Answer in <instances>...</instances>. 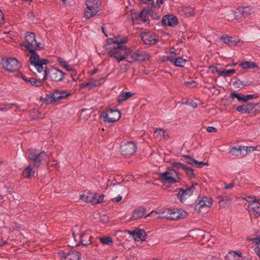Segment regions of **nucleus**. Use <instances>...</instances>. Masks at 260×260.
<instances>
[{
  "label": "nucleus",
  "mask_w": 260,
  "mask_h": 260,
  "mask_svg": "<svg viewBox=\"0 0 260 260\" xmlns=\"http://www.w3.org/2000/svg\"><path fill=\"white\" fill-rule=\"evenodd\" d=\"M25 43L21 44L30 53L29 60L30 64L35 66L38 72L41 73L44 69V66L49 63V60L45 58L41 59L36 52L37 50H41L44 46L41 42H38L36 39V36L32 32H26L25 35Z\"/></svg>",
  "instance_id": "f257e3e1"
},
{
  "label": "nucleus",
  "mask_w": 260,
  "mask_h": 260,
  "mask_svg": "<svg viewBox=\"0 0 260 260\" xmlns=\"http://www.w3.org/2000/svg\"><path fill=\"white\" fill-rule=\"evenodd\" d=\"M172 168L159 174V177L160 180L165 183L172 184L179 182L181 180L179 173L180 169L184 170L189 177L192 178L194 176L193 170L184 164L175 162L172 164Z\"/></svg>",
  "instance_id": "f03ea898"
},
{
  "label": "nucleus",
  "mask_w": 260,
  "mask_h": 260,
  "mask_svg": "<svg viewBox=\"0 0 260 260\" xmlns=\"http://www.w3.org/2000/svg\"><path fill=\"white\" fill-rule=\"evenodd\" d=\"M105 48L109 50L110 56L120 62L125 58H128V52L129 48L125 45H119L114 44L111 45H105Z\"/></svg>",
  "instance_id": "7ed1b4c3"
},
{
  "label": "nucleus",
  "mask_w": 260,
  "mask_h": 260,
  "mask_svg": "<svg viewBox=\"0 0 260 260\" xmlns=\"http://www.w3.org/2000/svg\"><path fill=\"white\" fill-rule=\"evenodd\" d=\"M27 153L28 158L37 168L40 167L42 162H49V155L44 151H40L36 149H29Z\"/></svg>",
  "instance_id": "20e7f679"
},
{
  "label": "nucleus",
  "mask_w": 260,
  "mask_h": 260,
  "mask_svg": "<svg viewBox=\"0 0 260 260\" xmlns=\"http://www.w3.org/2000/svg\"><path fill=\"white\" fill-rule=\"evenodd\" d=\"M43 72V80H46L48 77L50 81L55 82H61L63 80L66 76V74L61 71L60 70L56 68H52L48 69L46 67H44Z\"/></svg>",
  "instance_id": "39448f33"
},
{
  "label": "nucleus",
  "mask_w": 260,
  "mask_h": 260,
  "mask_svg": "<svg viewBox=\"0 0 260 260\" xmlns=\"http://www.w3.org/2000/svg\"><path fill=\"white\" fill-rule=\"evenodd\" d=\"M87 7L84 11L85 17L89 19L95 15L100 11L101 4L99 0H86Z\"/></svg>",
  "instance_id": "423d86ee"
},
{
  "label": "nucleus",
  "mask_w": 260,
  "mask_h": 260,
  "mask_svg": "<svg viewBox=\"0 0 260 260\" xmlns=\"http://www.w3.org/2000/svg\"><path fill=\"white\" fill-rule=\"evenodd\" d=\"M1 64L3 69L11 72L16 71L21 67L20 63L15 58H3Z\"/></svg>",
  "instance_id": "0eeeda50"
},
{
  "label": "nucleus",
  "mask_w": 260,
  "mask_h": 260,
  "mask_svg": "<svg viewBox=\"0 0 260 260\" xmlns=\"http://www.w3.org/2000/svg\"><path fill=\"white\" fill-rule=\"evenodd\" d=\"M101 116L103 117L105 122L113 123L117 121L120 118L121 113L117 109H109L102 112Z\"/></svg>",
  "instance_id": "6e6552de"
},
{
  "label": "nucleus",
  "mask_w": 260,
  "mask_h": 260,
  "mask_svg": "<svg viewBox=\"0 0 260 260\" xmlns=\"http://www.w3.org/2000/svg\"><path fill=\"white\" fill-rule=\"evenodd\" d=\"M137 149L136 144L132 142H127L120 146L121 153L124 156L131 155Z\"/></svg>",
  "instance_id": "1a4fd4ad"
},
{
  "label": "nucleus",
  "mask_w": 260,
  "mask_h": 260,
  "mask_svg": "<svg viewBox=\"0 0 260 260\" xmlns=\"http://www.w3.org/2000/svg\"><path fill=\"white\" fill-rule=\"evenodd\" d=\"M140 36L145 44H154L158 41V37L155 33L151 32H142Z\"/></svg>",
  "instance_id": "9d476101"
},
{
  "label": "nucleus",
  "mask_w": 260,
  "mask_h": 260,
  "mask_svg": "<svg viewBox=\"0 0 260 260\" xmlns=\"http://www.w3.org/2000/svg\"><path fill=\"white\" fill-rule=\"evenodd\" d=\"M58 254L61 260H79L81 257V253L77 251H70L68 252L59 251Z\"/></svg>",
  "instance_id": "9b49d317"
},
{
  "label": "nucleus",
  "mask_w": 260,
  "mask_h": 260,
  "mask_svg": "<svg viewBox=\"0 0 260 260\" xmlns=\"http://www.w3.org/2000/svg\"><path fill=\"white\" fill-rule=\"evenodd\" d=\"M212 204V199L206 197L198 198V202L194 206V210L198 212H201V209L203 207H210Z\"/></svg>",
  "instance_id": "f8f14e48"
},
{
  "label": "nucleus",
  "mask_w": 260,
  "mask_h": 260,
  "mask_svg": "<svg viewBox=\"0 0 260 260\" xmlns=\"http://www.w3.org/2000/svg\"><path fill=\"white\" fill-rule=\"evenodd\" d=\"M253 12V10L249 6L240 7L236 10L235 16L236 19H241L249 16Z\"/></svg>",
  "instance_id": "ddd939ff"
},
{
  "label": "nucleus",
  "mask_w": 260,
  "mask_h": 260,
  "mask_svg": "<svg viewBox=\"0 0 260 260\" xmlns=\"http://www.w3.org/2000/svg\"><path fill=\"white\" fill-rule=\"evenodd\" d=\"M130 58L133 60L143 61L148 58V55L143 51L134 52L129 49L128 52V58Z\"/></svg>",
  "instance_id": "4468645a"
},
{
  "label": "nucleus",
  "mask_w": 260,
  "mask_h": 260,
  "mask_svg": "<svg viewBox=\"0 0 260 260\" xmlns=\"http://www.w3.org/2000/svg\"><path fill=\"white\" fill-rule=\"evenodd\" d=\"M187 215V212L182 209H172L169 220H176L183 219L186 218Z\"/></svg>",
  "instance_id": "2eb2a0df"
},
{
  "label": "nucleus",
  "mask_w": 260,
  "mask_h": 260,
  "mask_svg": "<svg viewBox=\"0 0 260 260\" xmlns=\"http://www.w3.org/2000/svg\"><path fill=\"white\" fill-rule=\"evenodd\" d=\"M197 185V183L192 184L191 186L186 189H180L178 197L180 198V201L183 203L186 199L192 194L194 190V186Z\"/></svg>",
  "instance_id": "dca6fc26"
},
{
  "label": "nucleus",
  "mask_w": 260,
  "mask_h": 260,
  "mask_svg": "<svg viewBox=\"0 0 260 260\" xmlns=\"http://www.w3.org/2000/svg\"><path fill=\"white\" fill-rule=\"evenodd\" d=\"M178 18L172 15H167L163 17L161 23L163 25L174 26L178 24Z\"/></svg>",
  "instance_id": "f3484780"
},
{
  "label": "nucleus",
  "mask_w": 260,
  "mask_h": 260,
  "mask_svg": "<svg viewBox=\"0 0 260 260\" xmlns=\"http://www.w3.org/2000/svg\"><path fill=\"white\" fill-rule=\"evenodd\" d=\"M127 38L124 36H118L115 39L108 38L107 40L106 44L108 45H111L114 44L119 45H124L123 44L127 42Z\"/></svg>",
  "instance_id": "a211bd4d"
},
{
  "label": "nucleus",
  "mask_w": 260,
  "mask_h": 260,
  "mask_svg": "<svg viewBox=\"0 0 260 260\" xmlns=\"http://www.w3.org/2000/svg\"><path fill=\"white\" fill-rule=\"evenodd\" d=\"M257 105V104H254L253 103L242 105L241 106H238L236 108V110L242 114L251 113H253L252 110L254 109V107Z\"/></svg>",
  "instance_id": "6ab92c4d"
},
{
  "label": "nucleus",
  "mask_w": 260,
  "mask_h": 260,
  "mask_svg": "<svg viewBox=\"0 0 260 260\" xmlns=\"http://www.w3.org/2000/svg\"><path fill=\"white\" fill-rule=\"evenodd\" d=\"M247 147L246 146H239L238 148L236 147H233L229 151L230 154L233 155H245L247 154Z\"/></svg>",
  "instance_id": "aec40b11"
},
{
  "label": "nucleus",
  "mask_w": 260,
  "mask_h": 260,
  "mask_svg": "<svg viewBox=\"0 0 260 260\" xmlns=\"http://www.w3.org/2000/svg\"><path fill=\"white\" fill-rule=\"evenodd\" d=\"M231 98L233 99L237 98L239 101H243L246 102L249 100L255 99L257 98V96L254 94H248L246 96L243 95L241 94L233 92L231 94Z\"/></svg>",
  "instance_id": "412c9836"
},
{
  "label": "nucleus",
  "mask_w": 260,
  "mask_h": 260,
  "mask_svg": "<svg viewBox=\"0 0 260 260\" xmlns=\"http://www.w3.org/2000/svg\"><path fill=\"white\" fill-rule=\"evenodd\" d=\"M134 94H135V93L132 92V91H128V92L122 91L117 96V102L119 104H120L122 103L124 101L131 98Z\"/></svg>",
  "instance_id": "4be33fe9"
},
{
  "label": "nucleus",
  "mask_w": 260,
  "mask_h": 260,
  "mask_svg": "<svg viewBox=\"0 0 260 260\" xmlns=\"http://www.w3.org/2000/svg\"><path fill=\"white\" fill-rule=\"evenodd\" d=\"M242 256V253L240 251H230L225 256L224 258L226 260H238V258L241 257Z\"/></svg>",
  "instance_id": "5701e85b"
},
{
  "label": "nucleus",
  "mask_w": 260,
  "mask_h": 260,
  "mask_svg": "<svg viewBox=\"0 0 260 260\" xmlns=\"http://www.w3.org/2000/svg\"><path fill=\"white\" fill-rule=\"evenodd\" d=\"M146 211V210L145 208H143L140 210H136L134 211L130 219L133 220L139 219L144 216Z\"/></svg>",
  "instance_id": "b1692460"
},
{
  "label": "nucleus",
  "mask_w": 260,
  "mask_h": 260,
  "mask_svg": "<svg viewBox=\"0 0 260 260\" xmlns=\"http://www.w3.org/2000/svg\"><path fill=\"white\" fill-rule=\"evenodd\" d=\"M153 13L152 11L151 7H148L147 9H144L143 11L140 12V20L143 22H147L148 20V15Z\"/></svg>",
  "instance_id": "393cba45"
},
{
  "label": "nucleus",
  "mask_w": 260,
  "mask_h": 260,
  "mask_svg": "<svg viewBox=\"0 0 260 260\" xmlns=\"http://www.w3.org/2000/svg\"><path fill=\"white\" fill-rule=\"evenodd\" d=\"M171 209L166 208L160 210L159 212H157L159 214L158 218L160 219L166 218L167 219H170V216L171 215Z\"/></svg>",
  "instance_id": "a878e982"
},
{
  "label": "nucleus",
  "mask_w": 260,
  "mask_h": 260,
  "mask_svg": "<svg viewBox=\"0 0 260 260\" xmlns=\"http://www.w3.org/2000/svg\"><path fill=\"white\" fill-rule=\"evenodd\" d=\"M35 175V171L31 166H28L26 167L23 172V176L24 178H30Z\"/></svg>",
  "instance_id": "bb28decb"
},
{
  "label": "nucleus",
  "mask_w": 260,
  "mask_h": 260,
  "mask_svg": "<svg viewBox=\"0 0 260 260\" xmlns=\"http://www.w3.org/2000/svg\"><path fill=\"white\" fill-rule=\"evenodd\" d=\"M215 72L219 74L220 76H223V77H230L232 75L234 74L236 72L235 69L228 70L220 71L218 69H215Z\"/></svg>",
  "instance_id": "cd10ccee"
},
{
  "label": "nucleus",
  "mask_w": 260,
  "mask_h": 260,
  "mask_svg": "<svg viewBox=\"0 0 260 260\" xmlns=\"http://www.w3.org/2000/svg\"><path fill=\"white\" fill-rule=\"evenodd\" d=\"M240 66L244 69H254L257 68V66L255 62L250 61L242 62L240 63Z\"/></svg>",
  "instance_id": "c85d7f7f"
},
{
  "label": "nucleus",
  "mask_w": 260,
  "mask_h": 260,
  "mask_svg": "<svg viewBox=\"0 0 260 260\" xmlns=\"http://www.w3.org/2000/svg\"><path fill=\"white\" fill-rule=\"evenodd\" d=\"M144 233L143 230L140 229H136V236L134 240L136 241L145 240L146 235H145Z\"/></svg>",
  "instance_id": "c756f323"
},
{
  "label": "nucleus",
  "mask_w": 260,
  "mask_h": 260,
  "mask_svg": "<svg viewBox=\"0 0 260 260\" xmlns=\"http://www.w3.org/2000/svg\"><path fill=\"white\" fill-rule=\"evenodd\" d=\"M221 39L225 43L229 45H236L237 44V41H236L234 38L230 36L221 37Z\"/></svg>",
  "instance_id": "7c9ffc66"
},
{
  "label": "nucleus",
  "mask_w": 260,
  "mask_h": 260,
  "mask_svg": "<svg viewBox=\"0 0 260 260\" xmlns=\"http://www.w3.org/2000/svg\"><path fill=\"white\" fill-rule=\"evenodd\" d=\"M186 62V60L181 57H175L173 63L175 66L179 67H184Z\"/></svg>",
  "instance_id": "2f4dec72"
},
{
  "label": "nucleus",
  "mask_w": 260,
  "mask_h": 260,
  "mask_svg": "<svg viewBox=\"0 0 260 260\" xmlns=\"http://www.w3.org/2000/svg\"><path fill=\"white\" fill-rule=\"evenodd\" d=\"M44 80H37L35 78H29V80H28V82L30 83L31 85L35 86L36 87H40L43 85Z\"/></svg>",
  "instance_id": "473e14b6"
},
{
  "label": "nucleus",
  "mask_w": 260,
  "mask_h": 260,
  "mask_svg": "<svg viewBox=\"0 0 260 260\" xmlns=\"http://www.w3.org/2000/svg\"><path fill=\"white\" fill-rule=\"evenodd\" d=\"M13 107L19 108V106L16 104L3 103L1 105L0 111H6L9 109L13 108Z\"/></svg>",
  "instance_id": "72a5a7b5"
},
{
  "label": "nucleus",
  "mask_w": 260,
  "mask_h": 260,
  "mask_svg": "<svg viewBox=\"0 0 260 260\" xmlns=\"http://www.w3.org/2000/svg\"><path fill=\"white\" fill-rule=\"evenodd\" d=\"M100 241L104 245H112L113 244L112 238L110 237H102L100 238Z\"/></svg>",
  "instance_id": "f704fd0d"
},
{
  "label": "nucleus",
  "mask_w": 260,
  "mask_h": 260,
  "mask_svg": "<svg viewBox=\"0 0 260 260\" xmlns=\"http://www.w3.org/2000/svg\"><path fill=\"white\" fill-rule=\"evenodd\" d=\"M44 102L47 104H53L56 102L54 97H53L51 92L47 94L46 96L44 98Z\"/></svg>",
  "instance_id": "c9c22d12"
},
{
  "label": "nucleus",
  "mask_w": 260,
  "mask_h": 260,
  "mask_svg": "<svg viewBox=\"0 0 260 260\" xmlns=\"http://www.w3.org/2000/svg\"><path fill=\"white\" fill-rule=\"evenodd\" d=\"M164 134H166V132L165 131H163L162 129H157L154 133V135L155 138L157 139H159V140L161 139V137H162V135H164Z\"/></svg>",
  "instance_id": "e433bc0d"
},
{
  "label": "nucleus",
  "mask_w": 260,
  "mask_h": 260,
  "mask_svg": "<svg viewBox=\"0 0 260 260\" xmlns=\"http://www.w3.org/2000/svg\"><path fill=\"white\" fill-rule=\"evenodd\" d=\"M79 86L82 88L88 87L89 89H91L96 86V84L92 82H88L87 83H82L79 85Z\"/></svg>",
  "instance_id": "4c0bfd02"
},
{
  "label": "nucleus",
  "mask_w": 260,
  "mask_h": 260,
  "mask_svg": "<svg viewBox=\"0 0 260 260\" xmlns=\"http://www.w3.org/2000/svg\"><path fill=\"white\" fill-rule=\"evenodd\" d=\"M60 100L62 99H66L68 96L71 95V93L68 92L67 90H60Z\"/></svg>",
  "instance_id": "58836bf2"
},
{
  "label": "nucleus",
  "mask_w": 260,
  "mask_h": 260,
  "mask_svg": "<svg viewBox=\"0 0 260 260\" xmlns=\"http://www.w3.org/2000/svg\"><path fill=\"white\" fill-rule=\"evenodd\" d=\"M257 204L258 202L253 203L252 204H249L248 206V208L249 210H252L254 211L257 213V210L258 208V206Z\"/></svg>",
  "instance_id": "ea45409f"
},
{
  "label": "nucleus",
  "mask_w": 260,
  "mask_h": 260,
  "mask_svg": "<svg viewBox=\"0 0 260 260\" xmlns=\"http://www.w3.org/2000/svg\"><path fill=\"white\" fill-rule=\"evenodd\" d=\"M184 157L186 158V162L189 164L195 165V164L197 163V160L189 155H184Z\"/></svg>",
  "instance_id": "a19ab883"
},
{
  "label": "nucleus",
  "mask_w": 260,
  "mask_h": 260,
  "mask_svg": "<svg viewBox=\"0 0 260 260\" xmlns=\"http://www.w3.org/2000/svg\"><path fill=\"white\" fill-rule=\"evenodd\" d=\"M88 202L95 204V194L92 193H87Z\"/></svg>",
  "instance_id": "79ce46f5"
},
{
  "label": "nucleus",
  "mask_w": 260,
  "mask_h": 260,
  "mask_svg": "<svg viewBox=\"0 0 260 260\" xmlns=\"http://www.w3.org/2000/svg\"><path fill=\"white\" fill-rule=\"evenodd\" d=\"M117 184L118 182L116 179H113L112 180L108 179L107 182L106 189L108 188L109 187H110L112 186L116 185Z\"/></svg>",
  "instance_id": "37998d69"
},
{
  "label": "nucleus",
  "mask_w": 260,
  "mask_h": 260,
  "mask_svg": "<svg viewBox=\"0 0 260 260\" xmlns=\"http://www.w3.org/2000/svg\"><path fill=\"white\" fill-rule=\"evenodd\" d=\"M53 97H54L55 101L56 102L57 101L60 100V90L57 89L55 90L54 91L51 92Z\"/></svg>",
  "instance_id": "c03bdc74"
},
{
  "label": "nucleus",
  "mask_w": 260,
  "mask_h": 260,
  "mask_svg": "<svg viewBox=\"0 0 260 260\" xmlns=\"http://www.w3.org/2000/svg\"><path fill=\"white\" fill-rule=\"evenodd\" d=\"M57 62L59 63V64L60 66V67H62L63 68H64V67L66 66L68 63L67 61H66L64 60H63L61 57H58L57 59Z\"/></svg>",
  "instance_id": "a18cd8bd"
},
{
  "label": "nucleus",
  "mask_w": 260,
  "mask_h": 260,
  "mask_svg": "<svg viewBox=\"0 0 260 260\" xmlns=\"http://www.w3.org/2000/svg\"><path fill=\"white\" fill-rule=\"evenodd\" d=\"M174 58H175V57H173L172 56H169V55L164 56L162 57V61H169L172 63H173Z\"/></svg>",
  "instance_id": "49530a36"
},
{
  "label": "nucleus",
  "mask_w": 260,
  "mask_h": 260,
  "mask_svg": "<svg viewBox=\"0 0 260 260\" xmlns=\"http://www.w3.org/2000/svg\"><path fill=\"white\" fill-rule=\"evenodd\" d=\"M246 200L248 202L250 203L251 204L257 202V200L256 199L255 197L248 196L247 197Z\"/></svg>",
  "instance_id": "de8ad7c7"
},
{
  "label": "nucleus",
  "mask_w": 260,
  "mask_h": 260,
  "mask_svg": "<svg viewBox=\"0 0 260 260\" xmlns=\"http://www.w3.org/2000/svg\"><path fill=\"white\" fill-rule=\"evenodd\" d=\"M245 85V84H243V82L240 80L236 81L234 82V86L238 88H243V87Z\"/></svg>",
  "instance_id": "09e8293b"
},
{
  "label": "nucleus",
  "mask_w": 260,
  "mask_h": 260,
  "mask_svg": "<svg viewBox=\"0 0 260 260\" xmlns=\"http://www.w3.org/2000/svg\"><path fill=\"white\" fill-rule=\"evenodd\" d=\"M140 13H136V14L134 15V16H132L131 17V19L133 20V22H137L140 20Z\"/></svg>",
  "instance_id": "8fccbe9b"
},
{
  "label": "nucleus",
  "mask_w": 260,
  "mask_h": 260,
  "mask_svg": "<svg viewBox=\"0 0 260 260\" xmlns=\"http://www.w3.org/2000/svg\"><path fill=\"white\" fill-rule=\"evenodd\" d=\"M141 1L144 4H147L148 5V7H151V8L153 4V2L152 0H141Z\"/></svg>",
  "instance_id": "3c124183"
},
{
  "label": "nucleus",
  "mask_w": 260,
  "mask_h": 260,
  "mask_svg": "<svg viewBox=\"0 0 260 260\" xmlns=\"http://www.w3.org/2000/svg\"><path fill=\"white\" fill-rule=\"evenodd\" d=\"M196 82L194 81L191 80L189 81H186L184 83L186 86H190V87H194L195 86Z\"/></svg>",
  "instance_id": "603ef678"
},
{
  "label": "nucleus",
  "mask_w": 260,
  "mask_h": 260,
  "mask_svg": "<svg viewBox=\"0 0 260 260\" xmlns=\"http://www.w3.org/2000/svg\"><path fill=\"white\" fill-rule=\"evenodd\" d=\"M235 185L234 182H232L229 184L224 183V188L226 189L232 188Z\"/></svg>",
  "instance_id": "864d4df0"
},
{
  "label": "nucleus",
  "mask_w": 260,
  "mask_h": 260,
  "mask_svg": "<svg viewBox=\"0 0 260 260\" xmlns=\"http://www.w3.org/2000/svg\"><path fill=\"white\" fill-rule=\"evenodd\" d=\"M5 22L4 16L2 11L0 10V26H2Z\"/></svg>",
  "instance_id": "5fc2aeb1"
},
{
  "label": "nucleus",
  "mask_w": 260,
  "mask_h": 260,
  "mask_svg": "<svg viewBox=\"0 0 260 260\" xmlns=\"http://www.w3.org/2000/svg\"><path fill=\"white\" fill-rule=\"evenodd\" d=\"M207 131L209 133H212V132H217V129L216 128L213 127V126H208L207 128Z\"/></svg>",
  "instance_id": "6e6d98bb"
},
{
  "label": "nucleus",
  "mask_w": 260,
  "mask_h": 260,
  "mask_svg": "<svg viewBox=\"0 0 260 260\" xmlns=\"http://www.w3.org/2000/svg\"><path fill=\"white\" fill-rule=\"evenodd\" d=\"M253 243H255L257 245H260V238L256 237L250 239Z\"/></svg>",
  "instance_id": "4d7b16f0"
},
{
  "label": "nucleus",
  "mask_w": 260,
  "mask_h": 260,
  "mask_svg": "<svg viewBox=\"0 0 260 260\" xmlns=\"http://www.w3.org/2000/svg\"><path fill=\"white\" fill-rule=\"evenodd\" d=\"M80 199L84 202H88V194H83L80 195Z\"/></svg>",
  "instance_id": "13d9d810"
},
{
  "label": "nucleus",
  "mask_w": 260,
  "mask_h": 260,
  "mask_svg": "<svg viewBox=\"0 0 260 260\" xmlns=\"http://www.w3.org/2000/svg\"><path fill=\"white\" fill-rule=\"evenodd\" d=\"M197 163L195 164V166L199 165L200 167L204 166H208V164L207 162H205L203 161H199L197 160Z\"/></svg>",
  "instance_id": "bf43d9fd"
},
{
  "label": "nucleus",
  "mask_w": 260,
  "mask_h": 260,
  "mask_svg": "<svg viewBox=\"0 0 260 260\" xmlns=\"http://www.w3.org/2000/svg\"><path fill=\"white\" fill-rule=\"evenodd\" d=\"M84 236V234H83V233H81L79 236V238L80 239V242L83 244V245H87L89 243L88 242H87L86 243H84L83 242V240H82V238L83 237V236Z\"/></svg>",
  "instance_id": "052dcab7"
},
{
  "label": "nucleus",
  "mask_w": 260,
  "mask_h": 260,
  "mask_svg": "<svg viewBox=\"0 0 260 260\" xmlns=\"http://www.w3.org/2000/svg\"><path fill=\"white\" fill-rule=\"evenodd\" d=\"M122 199V197L120 195H118L117 197L113 198L112 201L114 202H119Z\"/></svg>",
  "instance_id": "680f3d73"
},
{
  "label": "nucleus",
  "mask_w": 260,
  "mask_h": 260,
  "mask_svg": "<svg viewBox=\"0 0 260 260\" xmlns=\"http://www.w3.org/2000/svg\"><path fill=\"white\" fill-rule=\"evenodd\" d=\"M103 199H104L103 195L100 196L99 199L97 200H95V204H99V203H102L103 201Z\"/></svg>",
  "instance_id": "e2e57ef3"
},
{
  "label": "nucleus",
  "mask_w": 260,
  "mask_h": 260,
  "mask_svg": "<svg viewBox=\"0 0 260 260\" xmlns=\"http://www.w3.org/2000/svg\"><path fill=\"white\" fill-rule=\"evenodd\" d=\"M127 232L130 235L132 236L134 239H135L136 236V229L133 231H128Z\"/></svg>",
  "instance_id": "0e129e2a"
},
{
  "label": "nucleus",
  "mask_w": 260,
  "mask_h": 260,
  "mask_svg": "<svg viewBox=\"0 0 260 260\" xmlns=\"http://www.w3.org/2000/svg\"><path fill=\"white\" fill-rule=\"evenodd\" d=\"M129 13L131 14V17L132 16H134V15L136 14V13H137L138 12L135 9H132V10H129Z\"/></svg>",
  "instance_id": "69168bd1"
},
{
  "label": "nucleus",
  "mask_w": 260,
  "mask_h": 260,
  "mask_svg": "<svg viewBox=\"0 0 260 260\" xmlns=\"http://www.w3.org/2000/svg\"><path fill=\"white\" fill-rule=\"evenodd\" d=\"M64 69H65L67 71H72L74 69H73L68 64L64 67Z\"/></svg>",
  "instance_id": "338daca9"
},
{
  "label": "nucleus",
  "mask_w": 260,
  "mask_h": 260,
  "mask_svg": "<svg viewBox=\"0 0 260 260\" xmlns=\"http://www.w3.org/2000/svg\"><path fill=\"white\" fill-rule=\"evenodd\" d=\"M20 77L24 80L25 81V82H28V80H29V78H27L26 77V76L24 74H21L20 75Z\"/></svg>",
  "instance_id": "774afa93"
}]
</instances>
